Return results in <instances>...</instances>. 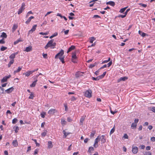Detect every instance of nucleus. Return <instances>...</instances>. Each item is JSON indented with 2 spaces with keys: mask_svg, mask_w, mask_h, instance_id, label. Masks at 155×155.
<instances>
[{
  "mask_svg": "<svg viewBox=\"0 0 155 155\" xmlns=\"http://www.w3.org/2000/svg\"><path fill=\"white\" fill-rule=\"evenodd\" d=\"M54 40L51 39L49 41L46 45L45 46V49H47L48 47H50L51 48H54L56 45V43L53 42Z\"/></svg>",
  "mask_w": 155,
  "mask_h": 155,
  "instance_id": "f257e3e1",
  "label": "nucleus"
},
{
  "mask_svg": "<svg viewBox=\"0 0 155 155\" xmlns=\"http://www.w3.org/2000/svg\"><path fill=\"white\" fill-rule=\"evenodd\" d=\"M84 96L88 98H90L92 96V91L90 90L86 91L84 92Z\"/></svg>",
  "mask_w": 155,
  "mask_h": 155,
  "instance_id": "f03ea898",
  "label": "nucleus"
},
{
  "mask_svg": "<svg viewBox=\"0 0 155 155\" xmlns=\"http://www.w3.org/2000/svg\"><path fill=\"white\" fill-rule=\"evenodd\" d=\"M25 4L24 3H23L22 4L20 8L19 9L18 11V14H20L25 9Z\"/></svg>",
  "mask_w": 155,
  "mask_h": 155,
  "instance_id": "7ed1b4c3",
  "label": "nucleus"
},
{
  "mask_svg": "<svg viewBox=\"0 0 155 155\" xmlns=\"http://www.w3.org/2000/svg\"><path fill=\"white\" fill-rule=\"evenodd\" d=\"M64 54V51L61 49L59 52L55 56V59L59 58V57H62V56Z\"/></svg>",
  "mask_w": 155,
  "mask_h": 155,
  "instance_id": "20e7f679",
  "label": "nucleus"
},
{
  "mask_svg": "<svg viewBox=\"0 0 155 155\" xmlns=\"http://www.w3.org/2000/svg\"><path fill=\"white\" fill-rule=\"evenodd\" d=\"M57 112V110L55 109H51L48 111V113L50 115H51L54 114Z\"/></svg>",
  "mask_w": 155,
  "mask_h": 155,
  "instance_id": "39448f33",
  "label": "nucleus"
},
{
  "mask_svg": "<svg viewBox=\"0 0 155 155\" xmlns=\"http://www.w3.org/2000/svg\"><path fill=\"white\" fill-rule=\"evenodd\" d=\"M138 151V148L136 146H132V152L134 154L137 153Z\"/></svg>",
  "mask_w": 155,
  "mask_h": 155,
  "instance_id": "423d86ee",
  "label": "nucleus"
},
{
  "mask_svg": "<svg viewBox=\"0 0 155 155\" xmlns=\"http://www.w3.org/2000/svg\"><path fill=\"white\" fill-rule=\"evenodd\" d=\"M36 27L37 25H34L32 28L29 31L28 34H29L32 33V32L35 30Z\"/></svg>",
  "mask_w": 155,
  "mask_h": 155,
  "instance_id": "0eeeda50",
  "label": "nucleus"
},
{
  "mask_svg": "<svg viewBox=\"0 0 155 155\" xmlns=\"http://www.w3.org/2000/svg\"><path fill=\"white\" fill-rule=\"evenodd\" d=\"M36 27L37 25H34L32 28L29 31L28 34H29L32 33V32L35 30Z\"/></svg>",
  "mask_w": 155,
  "mask_h": 155,
  "instance_id": "6e6552de",
  "label": "nucleus"
},
{
  "mask_svg": "<svg viewBox=\"0 0 155 155\" xmlns=\"http://www.w3.org/2000/svg\"><path fill=\"white\" fill-rule=\"evenodd\" d=\"M18 52H16L11 54L9 56V58L11 60H14V59L15 58V55L17 54Z\"/></svg>",
  "mask_w": 155,
  "mask_h": 155,
  "instance_id": "1a4fd4ad",
  "label": "nucleus"
},
{
  "mask_svg": "<svg viewBox=\"0 0 155 155\" xmlns=\"http://www.w3.org/2000/svg\"><path fill=\"white\" fill-rule=\"evenodd\" d=\"M86 116H82L81 117V118L80 119V125H83V122L84 120V119L85 118Z\"/></svg>",
  "mask_w": 155,
  "mask_h": 155,
  "instance_id": "9d476101",
  "label": "nucleus"
},
{
  "mask_svg": "<svg viewBox=\"0 0 155 155\" xmlns=\"http://www.w3.org/2000/svg\"><path fill=\"white\" fill-rule=\"evenodd\" d=\"M127 79V78L126 77H121L119 79H118L117 81V82L118 83H119L121 81H125Z\"/></svg>",
  "mask_w": 155,
  "mask_h": 155,
  "instance_id": "9b49d317",
  "label": "nucleus"
},
{
  "mask_svg": "<svg viewBox=\"0 0 155 155\" xmlns=\"http://www.w3.org/2000/svg\"><path fill=\"white\" fill-rule=\"evenodd\" d=\"M14 89L13 87H12L5 90V92L8 94L11 93Z\"/></svg>",
  "mask_w": 155,
  "mask_h": 155,
  "instance_id": "f8f14e48",
  "label": "nucleus"
},
{
  "mask_svg": "<svg viewBox=\"0 0 155 155\" xmlns=\"http://www.w3.org/2000/svg\"><path fill=\"white\" fill-rule=\"evenodd\" d=\"M83 73L78 71L75 74V76L76 78H78L80 76H82V73Z\"/></svg>",
  "mask_w": 155,
  "mask_h": 155,
  "instance_id": "ddd939ff",
  "label": "nucleus"
},
{
  "mask_svg": "<svg viewBox=\"0 0 155 155\" xmlns=\"http://www.w3.org/2000/svg\"><path fill=\"white\" fill-rule=\"evenodd\" d=\"M32 47L31 46H30L26 48V49L25 50V51H26L27 52H30L32 50Z\"/></svg>",
  "mask_w": 155,
  "mask_h": 155,
  "instance_id": "4468645a",
  "label": "nucleus"
},
{
  "mask_svg": "<svg viewBox=\"0 0 155 155\" xmlns=\"http://www.w3.org/2000/svg\"><path fill=\"white\" fill-rule=\"evenodd\" d=\"M101 139V137L100 136H98L95 140L94 143L95 144H98V142Z\"/></svg>",
  "mask_w": 155,
  "mask_h": 155,
  "instance_id": "2eb2a0df",
  "label": "nucleus"
},
{
  "mask_svg": "<svg viewBox=\"0 0 155 155\" xmlns=\"http://www.w3.org/2000/svg\"><path fill=\"white\" fill-rule=\"evenodd\" d=\"M75 46L74 45L71 46L68 49L67 53H68L70 51H71L72 50L74 49L75 48Z\"/></svg>",
  "mask_w": 155,
  "mask_h": 155,
  "instance_id": "dca6fc26",
  "label": "nucleus"
},
{
  "mask_svg": "<svg viewBox=\"0 0 155 155\" xmlns=\"http://www.w3.org/2000/svg\"><path fill=\"white\" fill-rule=\"evenodd\" d=\"M34 18V17L33 16H31L29 18H28V19L26 21H25V23L26 24H28L31 21V19Z\"/></svg>",
  "mask_w": 155,
  "mask_h": 155,
  "instance_id": "f3484780",
  "label": "nucleus"
},
{
  "mask_svg": "<svg viewBox=\"0 0 155 155\" xmlns=\"http://www.w3.org/2000/svg\"><path fill=\"white\" fill-rule=\"evenodd\" d=\"M101 137H102L101 140V143H104L106 141L105 137L104 135H102Z\"/></svg>",
  "mask_w": 155,
  "mask_h": 155,
  "instance_id": "a211bd4d",
  "label": "nucleus"
},
{
  "mask_svg": "<svg viewBox=\"0 0 155 155\" xmlns=\"http://www.w3.org/2000/svg\"><path fill=\"white\" fill-rule=\"evenodd\" d=\"M12 144L15 147H17L18 146V143L16 140H14L12 142Z\"/></svg>",
  "mask_w": 155,
  "mask_h": 155,
  "instance_id": "6ab92c4d",
  "label": "nucleus"
},
{
  "mask_svg": "<svg viewBox=\"0 0 155 155\" xmlns=\"http://www.w3.org/2000/svg\"><path fill=\"white\" fill-rule=\"evenodd\" d=\"M53 147L52 142L51 141H49L48 142V147L49 148H51Z\"/></svg>",
  "mask_w": 155,
  "mask_h": 155,
  "instance_id": "aec40b11",
  "label": "nucleus"
},
{
  "mask_svg": "<svg viewBox=\"0 0 155 155\" xmlns=\"http://www.w3.org/2000/svg\"><path fill=\"white\" fill-rule=\"evenodd\" d=\"M18 28V25L16 24H14L12 28V32H14V31Z\"/></svg>",
  "mask_w": 155,
  "mask_h": 155,
  "instance_id": "412c9836",
  "label": "nucleus"
},
{
  "mask_svg": "<svg viewBox=\"0 0 155 155\" xmlns=\"http://www.w3.org/2000/svg\"><path fill=\"white\" fill-rule=\"evenodd\" d=\"M106 4L107 5H108V4L110 5L113 6H114L115 4V3L114 2H113V1H109L108 2H107L106 3Z\"/></svg>",
  "mask_w": 155,
  "mask_h": 155,
  "instance_id": "4be33fe9",
  "label": "nucleus"
},
{
  "mask_svg": "<svg viewBox=\"0 0 155 155\" xmlns=\"http://www.w3.org/2000/svg\"><path fill=\"white\" fill-rule=\"evenodd\" d=\"M92 79L94 80L98 81L100 79H102L100 76H99L96 78L92 77Z\"/></svg>",
  "mask_w": 155,
  "mask_h": 155,
  "instance_id": "5701e85b",
  "label": "nucleus"
},
{
  "mask_svg": "<svg viewBox=\"0 0 155 155\" xmlns=\"http://www.w3.org/2000/svg\"><path fill=\"white\" fill-rule=\"evenodd\" d=\"M95 40V38L94 37H92L89 38V42L91 43H92Z\"/></svg>",
  "mask_w": 155,
  "mask_h": 155,
  "instance_id": "b1692460",
  "label": "nucleus"
},
{
  "mask_svg": "<svg viewBox=\"0 0 155 155\" xmlns=\"http://www.w3.org/2000/svg\"><path fill=\"white\" fill-rule=\"evenodd\" d=\"M31 72V71H28L25 73H24L23 74H25L26 76L28 77L32 74L31 73H30Z\"/></svg>",
  "mask_w": 155,
  "mask_h": 155,
  "instance_id": "393cba45",
  "label": "nucleus"
},
{
  "mask_svg": "<svg viewBox=\"0 0 155 155\" xmlns=\"http://www.w3.org/2000/svg\"><path fill=\"white\" fill-rule=\"evenodd\" d=\"M22 67H18V69L14 72V73L15 74L16 73L19 72L21 69Z\"/></svg>",
  "mask_w": 155,
  "mask_h": 155,
  "instance_id": "a878e982",
  "label": "nucleus"
},
{
  "mask_svg": "<svg viewBox=\"0 0 155 155\" xmlns=\"http://www.w3.org/2000/svg\"><path fill=\"white\" fill-rule=\"evenodd\" d=\"M37 80H36L35 81L32 83L30 85V86L31 87H33L35 86L36 84V82L37 81Z\"/></svg>",
  "mask_w": 155,
  "mask_h": 155,
  "instance_id": "bb28decb",
  "label": "nucleus"
},
{
  "mask_svg": "<svg viewBox=\"0 0 155 155\" xmlns=\"http://www.w3.org/2000/svg\"><path fill=\"white\" fill-rule=\"evenodd\" d=\"M138 33L143 37H144L146 35V34L144 32H142V31H141L140 30L139 31Z\"/></svg>",
  "mask_w": 155,
  "mask_h": 155,
  "instance_id": "cd10ccee",
  "label": "nucleus"
},
{
  "mask_svg": "<svg viewBox=\"0 0 155 155\" xmlns=\"http://www.w3.org/2000/svg\"><path fill=\"white\" fill-rule=\"evenodd\" d=\"M0 37L4 38H6L7 37V35L5 33L3 32L2 33V34L1 35Z\"/></svg>",
  "mask_w": 155,
  "mask_h": 155,
  "instance_id": "c85d7f7f",
  "label": "nucleus"
},
{
  "mask_svg": "<svg viewBox=\"0 0 155 155\" xmlns=\"http://www.w3.org/2000/svg\"><path fill=\"white\" fill-rule=\"evenodd\" d=\"M115 129V126H114L112 129L111 130L110 133V135H111V134H113L114 132Z\"/></svg>",
  "mask_w": 155,
  "mask_h": 155,
  "instance_id": "c756f323",
  "label": "nucleus"
},
{
  "mask_svg": "<svg viewBox=\"0 0 155 155\" xmlns=\"http://www.w3.org/2000/svg\"><path fill=\"white\" fill-rule=\"evenodd\" d=\"M137 124L136 123H133L131 125V128L132 129H135L136 127Z\"/></svg>",
  "mask_w": 155,
  "mask_h": 155,
  "instance_id": "7c9ffc66",
  "label": "nucleus"
},
{
  "mask_svg": "<svg viewBox=\"0 0 155 155\" xmlns=\"http://www.w3.org/2000/svg\"><path fill=\"white\" fill-rule=\"evenodd\" d=\"M61 123L62 125H64L66 124V121L64 119H61Z\"/></svg>",
  "mask_w": 155,
  "mask_h": 155,
  "instance_id": "2f4dec72",
  "label": "nucleus"
},
{
  "mask_svg": "<svg viewBox=\"0 0 155 155\" xmlns=\"http://www.w3.org/2000/svg\"><path fill=\"white\" fill-rule=\"evenodd\" d=\"M94 150V148L92 147H89V150L88 152L90 153H91V151H93Z\"/></svg>",
  "mask_w": 155,
  "mask_h": 155,
  "instance_id": "473e14b6",
  "label": "nucleus"
},
{
  "mask_svg": "<svg viewBox=\"0 0 155 155\" xmlns=\"http://www.w3.org/2000/svg\"><path fill=\"white\" fill-rule=\"evenodd\" d=\"M64 56L63 57H59V58L60 59L63 64L65 62L64 60Z\"/></svg>",
  "mask_w": 155,
  "mask_h": 155,
  "instance_id": "72a5a7b5",
  "label": "nucleus"
},
{
  "mask_svg": "<svg viewBox=\"0 0 155 155\" xmlns=\"http://www.w3.org/2000/svg\"><path fill=\"white\" fill-rule=\"evenodd\" d=\"M128 7H127L125 8H122L120 9V10L119 12H120L121 13H123L126 9Z\"/></svg>",
  "mask_w": 155,
  "mask_h": 155,
  "instance_id": "f704fd0d",
  "label": "nucleus"
},
{
  "mask_svg": "<svg viewBox=\"0 0 155 155\" xmlns=\"http://www.w3.org/2000/svg\"><path fill=\"white\" fill-rule=\"evenodd\" d=\"M46 113L45 112H43L41 113L40 115L41 117L44 118L45 117V115Z\"/></svg>",
  "mask_w": 155,
  "mask_h": 155,
  "instance_id": "c9c22d12",
  "label": "nucleus"
},
{
  "mask_svg": "<svg viewBox=\"0 0 155 155\" xmlns=\"http://www.w3.org/2000/svg\"><path fill=\"white\" fill-rule=\"evenodd\" d=\"M144 155H151V153L150 151L145 152L143 153Z\"/></svg>",
  "mask_w": 155,
  "mask_h": 155,
  "instance_id": "e433bc0d",
  "label": "nucleus"
},
{
  "mask_svg": "<svg viewBox=\"0 0 155 155\" xmlns=\"http://www.w3.org/2000/svg\"><path fill=\"white\" fill-rule=\"evenodd\" d=\"M72 58H74L76 59L77 58V57L76 56V54L75 52H74L72 53Z\"/></svg>",
  "mask_w": 155,
  "mask_h": 155,
  "instance_id": "4c0bfd02",
  "label": "nucleus"
},
{
  "mask_svg": "<svg viewBox=\"0 0 155 155\" xmlns=\"http://www.w3.org/2000/svg\"><path fill=\"white\" fill-rule=\"evenodd\" d=\"M22 41L20 39H19L18 40H17L16 41H15L14 42V45H16L17 44H18V43L20 41Z\"/></svg>",
  "mask_w": 155,
  "mask_h": 155,
  "instance_id": "58836bf2",
  "label": "nucleus"
},
{
  "mask_svg": "<svg viewBox=\"0 0 155 155\" xmlns=\"http://www.w3.org/2000/svg\"><path fill=\"white\" fill-rule=\"evenodd\" d=\"M32 140H33V141H34L35 142V143L36 144V146H38V147L39 146L40 144H39V143L37 142L36 140L33 139H32Z\"/></svg>",
  "mask_w": 155,
  "mask_h": 155,
  "instance_id": "ea45409f",
  "label": "nucleus"
},
{
  "mask_svg": "<svg viewBox=\"0 0 155 155\" xmlns=\"http://www.w3.org/2000/svg\"><path fill=\"white\" fill-rule=\"evenodd\" d=\"M7 48V47H4V46H2L1 48V50L2 51H3L6 50Z\"/></svg>",
  "mask_w": 155,
  "mask_h": 155,
  "instance_id": "a19ab883",
  "label": "nucleus"
},
{
  "mask_svg": "<svg viewBox=\"0 0 155 155\" xmlns=\"http://www.w3.org/2000/svg\"><path fill=\"white\" fill-rule=\"evenodd\" d=\"M63 132L64 134V137L65 138L67 135L69 134V133H66L64 130H63Z\"/></svg>",
  "mask_w": 155,
  "mask_h": 155,
  "instance_id": "79ce46f5",
  "label": "nucleus"
},
{
  "mask_svg": "<svg viewBox=\"0 0 155 155\" xmlns=\"http://www.w3.org/2000/svg\"><path fill=\"white\" fill-rule=\"evenodd\" d=\"M15 131L16 133H17L18 132V130H19V127L18 126H16L15 127H14V129H15Z\"/></svg>",
  "mask_w": 155,
  "mask_h": 155,
  "instance_id": "37998d69",
  "label": "nucleus"
},
{
  "mask_svg": "<svg viewBox=\"0 0 155 155\" xmlns=\"http://www.w3.org/2000/svg\"><path fill=\"white\" fill-rule=\"evenodd\" d=\"M4 92V89L0 86V92L2 94H3Z\"/></svg>",
  "mask_w": 155,
  "mask_h": 155,
  "instance_id": "c03bdc74",
  "label": "nucleus"
},
{
  "mask_svg": "<svg viewBox=\"0 0 155 155\" xmlns=\"http://www.w3.org/2000/svg\"><path fill=\"white\" fill-rule=\"evenodd\" d=\"M58 35V33L57 32H55L53 35H52L50 37V38H51L57 36Z\"/></svg>",
  "mask_w": 155,
  "mask_h": 155,
  "instance_id": "a18cd8bd",
  "label": "nucleus"
},
{
  "mask_svg": "<svg viewBox=\"0 0 155 155\" xmlns=\"http://www.w3.org/2000/svg\"><path fill=\"white\" fill-rule=\"evenodd\" d=\"M96 133V132L95 131H92V132L91 133V135H90V137H93L94 134H95Z\"/></svg>",
  "mask_w": 155,
  "mask_h": 155,
  "instance_id": "49530a36",
  "label": "nucleus"
},
{
  "mask_svg": "<svg viewBox=\"0 0 155 155\" xmlns=\"http://www.w3.org/2000/svg\"><path fill=\"white\" fill-rule=\"evenodd\" d=\"M17 119L16 118H15L12 120V123L13 124H15L17 123Z\"/></svg>",
  "mask_w": 155,
  "mask_h": 155,
  "instance_id": "de8ad7c7",
  "label": "nucleus"
},
{
  "mask_svg": "<svg viewBox=\"0 0 155 155\" xmlns=\"http://www.w3.org/2000/svg\"><path fill=\"white\" fill-rule=\"evenodd\" d=\"M34 97L33 94L31 92L30 96L29 97V98L30 99H33Z\"/></svg>",
  "mask_w": 155,
  "mask_h": 155,
  "instance_id": "09e8293b",
  "label": "nucleus"
},
{
  "mask_svg": "<svg viewBox=\"0 0 155 155\" xmlns=\"http://www.w3.org/2000/svg\"><path fill=\"white\" fill-rule=\"evenodd\" d=\"M150 110L155 113V107H153L150 108Z\"/></svg>",
  "mask_w": 155,
  "mask_h": 155,
  "instance_id": "8fccbe9b",
  "label": "nucleus"
},
{
  "mask_svg": "<svg viewBox=\"0 0 155 155\" xmlns=\"http://www.w3.org/2000/svg\"><path fill=\"white\" fill-rule=\"evenodd\" d=\"M49 32H46L43 33L42 32H41L39 33V34L40 35H47L48 34Z\"/></svg>",
  "mask_w": 155,
  "mask_h": 155,
  "instance_id": "3c124183",
  "label": "nucleus"
},
{
  "mask_svg": "<svg viewBox=\"0 0 155 155\" xmlns=\"http://www.w3.org/2000/svg\"><path fill=\"white\" fill-rule=\"evenodd\" d=\"M7 81V80L5 78V77H3V78L1 80V82L2 83H3L5 82H6Z\"/></svg>",
  "mask_w": 155,
  "mask_h": 155,
  "instance_id": "603ef678",
  "label": "nucleus"
},
{
  "mask_svg": "<svg viewBox=\"0 0 155 155\" xmlns=\"http://www.w3.org/2000/svg\"><path fill=\"white\" fill-rule=\"evenodd\" d=\"M64 106L65 107V110L66 111L68 110V108L67 107V105L66 104H64Z\"/></svg>",
  "mask_w": 155,
  "mask_h": 155,
  "instance_id": "864d4df0",
  "label": "nucleus"
},
{
  "mask_svg": "<svg viewBox=\"0 0 155 155\" xmlns=\"http://www.w3.org/2000/svg\"><path fill=\"white\" fill-rule=\"evenodd\" d=\"M110 111L111 113L112 114H114L115 113H116L117 112V111H113L112 110H111V107H110Z\"/></svg>",
  "mask_w": 155,
  "mask_h": 155,
  "instance_id": "5fc2aeb1",
  "label": "nucleus"
},
{
  "mask_svg": "<svg viewBox=\"0 0 155 155\" xmlns=\"http://www.w3.org/2000/svg\"><path fill=\"white\" fill-rule=\"evenodd\" d=\"M106 73V71L104 72L103 74L100 75L102 78H103L104 77Z\"/></svg>",
  "mask_w": 155,
  "mask_h": 155,
  "instance_id": "6e6d98bb",
  "label": "nucleus"
},
{
  "mask_svg": "<svg viewBox=\"0 0 155 155\" xmlns=\"http://www.w3.org/2000/svg\"><path fill=\"white\" fill-rule=\"evenodd\" d=\"M140 5L142 6L143 7L145 8L147 6V5L146 4H142V3H140L139 4Z\"/></svg>",
  "mask_w": 155,
  "mask_h": 155,
  "instance_id": "4d7b16f0",
  "label": "nucleus"
},
{
  "mask_svg": "<svg viewBox=\"0 0 155 155\" xmlns=\"http://www.w3.org/2000/svg\"><path fill=\"white\" fill-rule=\"evenodd\" d=\"M76 100V98L74 96H72L71 100V101H73Z\"/></svg>",
  "mask_w": 155,
  "mask_h": 155,
  "instance_id": "13d9d810",
  "label": "nucleus"
},
{
  "mask_svg": "<svg viewBox=\"0 0 155 155\" xmlns=\"http://www.w3.org/2000/svg\"><path fill=\"white\" fill-rule=\"evenodd\" d=\"M150 140L153 142H154L155 141V137H151L150 138Z\"/></svg>",
  "mask_w": 155,
  "mask_h": 155,
  "instance_id": "bf43d9fd",
  "label": "nucleus"
},
{
  "mask_svg": "<svg viewBox=\"0 0 155 155\" xmlns=\"http://www.w3.org/2000/svg\"><path fill=\"white\" fill-rule=\"evenodd\" d=\"M123 137L125 139H128V137L126 134H125L123 136Z\"/></svg>",
  "mask_w": 155,
  "mask_h": 155,
  "instance_id": "052dcab7",
  "label": "nucleus"
},
{
  "mask_svg": "<svg viewBox=\"0 0 155 155\" xmlns=\"http://www.w3.org/2000/svg\"><path fill=\"white\" fill-rule=\"evenodd\" d=\"M5 43V41L3 40V39L0 40V43L2 44H3Z\"/></svg>",
  "mask_w": 155,
  "mask_h": 155,
  "instance_id": "680f3d73",
  "label": "nucleus"
},
{
  "mask_svg": "<svg viewBox=\"0 0 155 155\" xmlns=\"http://www.w3.org/2000/svg\"><path fill=\"white\" fill-rule=\"evenodd\" d=\"M46 132H44L41 134L42 136L43 137H45L46 135Z\"/></svg>",
  "mask_w": 155,
  "mask_h": 155,
  "instance_id": "e2e57ef3",
  "label": "nucleus"
},
{
  "mask_svg": "<svg viewBox=\"0 0 155 155\" xmlns=\"http://www.w3.org/2000/svg\"><path fill=\"white\" fill-rule=\"evenodd\" d=\"M112 64V61H110L109 63H108L107 64V67H109L111 66V65Z\"/></svg>",
  "mask_w": 155,
  "mask_h": 155,
  "instance_id": "0e129e2a",
  "label": "nucleus"
},
{
  "mask_svg": "<svg viewBox=\"0 0 155 155\" xmlns=\"http://www.w3.org/2000/svg\"><path fill=\"white\" fill-rule=\"evenodd\" d=\"M126 15L125 14H124V15H119V17H120L122 18H124V17H126Z\"/></svg>",
  "mask_w": 155,
  "mask_h": 155,
  "instance_id": "69168bd1",
  "label": "nucleus"
},
{
  "mask_svg": "<svg viewBox=\"0 0 155 155\" xmlns=\"http://www.w3.org/2000/svg\"><path fill=\"white\" fill-rule=\"evenodd\" d=\"M96 65V63H95L94 64H91L90 65V68H93V67H94Z\"/></svg>",
  "mask_w": 155,
  "mask_h": 155,
  "instance_id": "338daca9",
  "label": "nucleus"
},
{
  "mask_svg": "<svg viewBox=\"0 0 155 155\" xmlns=\"http://www.w3.org/2000/svg\"><path fill=\"white\" fill-rule=\"evenodd\" d=\"M100 69H98L97 71H96L95 72V74L96 75H97L98 74V73L100 71Z\"/></svg>",
  "mask_w": 155,
  "mask_h": 155,
  "instance_id": "774afa93",
  "label": "nucleus"
}]
</instances>
